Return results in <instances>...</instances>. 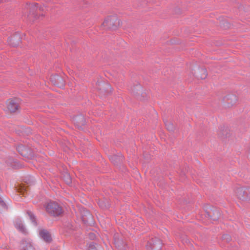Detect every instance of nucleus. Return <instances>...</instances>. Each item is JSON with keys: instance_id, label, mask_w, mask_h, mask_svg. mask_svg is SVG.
I'll return each instance as SVG.
<instances>
[{"instance_id": "1", "label": "nucleus", "mask_w": 250, "mask_h": 250, "mask_svg": "<svg viewBox=\"0 0 250 250\" xmlns=\"http://www.w3.org/2000/svg\"><path fill=\"white\" fill-rule=\"evenodd\" d=\"M122 21L116 14L106 17L103 22V25L108 29H116L122 25Z\"/></svg>"}, {"instance_id": "2", "label": "nucleus", "mask_w": 250, "mask_h": 250, "mask_svg": "<svg viewBox=\"0 0 250 250\" xmlns=\"http://www.w3.org/2000/svg\"><path fill=\"white\" fill-rule=\"evenodd\" d=\"M46 210L53 216H58L62 213V207L55 202L48 203L46 207Z\"/></svg>"}, {"instance_id": "3", "label": "nucleus", "mask_w": 250, "mask_h": 250, "mask_svg": "<svg viewBox=\"0 0 250 250\" xmlns=\"http://www.w3.org/2000/svg\"><path fill=\"white\" fill-rule=\"evenodd\" d=\"M7 108L11 112H16L19 109V104L14 100H9L7 102Z\"/></svg>"}, {"instance_id": "4", "label": "nucleus", "mask_w": 250, "mask_h": 250, "mask_svg": "<svg viewBox=\"0 0 250 250\" xmlns=\"http://www.w3.org/2000/svg\"><path fill=\"white\" fill-rule=\"evenodd\" d=\"M8 41L11 45L16 46L19 45L20 42V37L18 36H14L9 38Z\"/></svg>"}, {"instance_id": "5", "label": "nucleus", "mask_w": 250, "mask_h": 250, "mask_svg": "<svg viewBox=\"0 0 250 250\" xmlns=\"http://www.w3.org/2000/svg\"><path fill=\"white\" fill-rule=\"evenodd\" d=\"M40 234L41 237L46 242H50L52 240L51 235L46 230L41 231Z\"/></svg>"}, {"instance_id": "6", "label": "nucleus", "mask_w": 250, "mask_h": 250, "mask_svg": "<svg viewBox=\"0 0 250 250\" xmlns=\"http://www.w3.org/2000/svg\"><path fill=\"white\" fill-rule=\"evenodd\" d=\"M21 247L23 250H34L35 249L32 244L26 241L22 242Z\"/></svg>"}, {"instance_id": "7", "label": "nucleus", "mask_w": 250, "mask_h": 250, "mask_svg": "<svg viewBox=\"0 0 250 250\" xmlns=\"http://www.w3.org/2000/svg\"><path fill=\"white\" fill-rule=\"evenodd\" d=\"M245 192V191L243 188H240L236 189L235 194L238 198L240 199H243L245 198V196L244 195Z\"/></svg>"}, {"instance_id": "8", "label": "nucleus", "mask_w": 250, "mask_h": 250, "mask_svg": "<svg viewBox=\"0 0 250 250\" xmlns=\"http://www.w3.org/2000/svg\"><path fill=\"white\" fill-rule=\"evenodd\" d=\"M15 227L18 230H19V231H21V232H25L24 228L23 227L21 221H17L16 222Z\"/></svg>"}, {"instance_id": "9", "label": "nucleus", "mask_w": 250, "mask_h": 250, "mask_svg": "<svg viewBox=\"0 0 250 250\" xmlns=\"http://www.w3.org/2000/svg\"><path fill=\"white\" fill-rule=\"evenodd\" d=\"M209 213V216L211 217V219H212L213 220H217L218 218L219 215V212L215 210L213 212V215L214 216L212 215V212H208Z\"/></svg>"}, {"instance_id": "10", "label": "nucleus", "mask_w": 250, "mask_h": 250, "mask_svg": "<svg viewBox=\"0 0 250 250\" xmlns=\"http://www.w3.org/2000/svg\"><path fill=\"white\" fill-rule=\"evenodd\" d=\"M19 192L22 194L24 195V192H27V188L25 187L24 186H20V187L18 188Z\"/></svg>"}, {"instance_id": "11", "label": "nucleus", "mask_w": 250, "mask_h": 250, "mask_svg": "<svg viewBox=\"0 0 250 250\" xmlns=\"http://www.w3.org/2000/svg\"><path fill=\"white\" fill-rule=\"evenodd\" d=\"M202 71L203 72V76L201 77V78L203 79H205L207 76V72L205 70H202Z\"/></svg>"}, {"instance_id": "12", "label": "nucleus", "mask_w": 250, "mask_h": 250, "mask_svg": "<svg viewBox=\"0 0 250 250\" xmlns=\"http://www.w3.org/2000/svg\"><path fill=\"white\" fill-rule=\"evenodd\" d=\"M28 17L30 21H34V15L33 14H30L28 16Z\"/></svg>"}, {"instance_id": "13", "label": "nucleus", "mask_w": 250, "mask_h": 250, "mask_svg": "<svg viewBox=\"0 0 250 250\" xmlns=\"http://www.w3.org/2000/svg\"><path fill=\"white\" fill-rule=\"evenodd\" d=\"M28 215H29L30 218L31 219V220L33 222L34 221V216L31 213H29Z\"/></svg>"}, {"instance_id": "14", "label": "nucleus", "mask_w": 250, "mask_h": 250, "mask_svg": "<svg viewBox=\"0 0 250 250\" xmlns=\"http://www.w3.org/2000/svg\"><path fill=\"white\" fill-rule=\"evenodd\" d=\"M167 128L168 130H172L173 129V125H171V124H169L167 126Z\"/></svg>"}, {"instance_id": "15", "label": "nucleus", "mask_w": 250, "mask_h": 250, "mask_svg": "<svg viewBox=\"0 0 250 250\" xmlns=\"http://www.w3.org/2000/svg\"><path fill=\"white\" fill-rule=\"evenodd\" d=\"M88 250H97L94 246L91 245L89 247Z\"/></svg>"}, {"instance_id": "16", "label": "nucleus", "mask_w": 250, "mask_h": 250, "mask_svg": "<svg viewBox=\"0 0 250 250\" xmlns=\"http://www.w3.org/2000/svg\"><path fill=\"white\" fill-rule=\"evenodd\" d=\"M116 159H117V156H113L112 157H111L110 160H111L112 162L114 163V161H115V160Z\"/></svg>"}, {"instance_id": "17", "label": "nucleus", "mask_w": 250, "mask_h": 250, "mask_svg": "<svg viewBox=\"0 0 250 250\" xmlns=\"http://www.w3.org/2000/svg\"><path fill=\"white\" fill-rule=\"evenodd\" d=\"M247 155L249 158L250 159V146H249L248 151H247Z\"/></svg>"}, {"instance_id": "18", "label": "nucleus", "mask_w": 250, "mask_h": 250, "mask_svg": "<svg viewBox=\"0 0 250 250\" xmlns=\"http://www.w3.org/2000/svg\"><path fill=\"white\" fill-rule=\"evenodd\" d=\"M67 183L68 184L70 183L71 182V180H70V179L69 178V176L68 175H67Z\"/></svg>"}, {"instance_id": "19", "label": "nucleus", "mask_w": 250, "mask_h": 250, "mask_svg": "<svg viewBox=\"0 0 250 250\" xmlns=\"http://www.w3.org/2000/svg\"><path fill=\"white\" fill-rule=\"evenodd\" d=\"M152 249L154 250H156L157 249L155 247V245L154 244H153V246H152Z\"/></svg>"}, {"instance_id": "20", "label": "nucleus", "mask_w": 250, "mask_h": 250, "mask_svg": "<svg viewBox=\"0 0 250 250\" xmlns=\"http://www.w3.org/2000/svg\"><path fill=\"white\" fill-rule=\"evenodd\" d=\"M57 80H58V81H60V82H61V81H62V79L61 78L59 77L58 76H57Z\"/></svg>"}, {"instance_id": "21", "label": "nucleus", "mask_w": 250, "mask_h": 250, "mask_svg": "<svg viewBox=\"0 0 250 250\" xmlns=\"http://www.w3.org/2000/svg\"><path fill=\"white\" fill-rule=\"evenodd\" d=\"M161 248V243L160 242L158 243V249H160Z\"/></svg>"}, {"instance_id": "22", "label": "nucleus", "mask_w": 250, "mask_h": 250, "mask_svg": "<svg viewBox=\"0 0 250 250\" xmlns=\"http://www.w3.org/2000/svg\"><path fill=\"white\" fill-rule=\"evenodd\" d=\"M232 97L234 98L235 101L237 100V98H236V97L235 96L232 95Z\"/></svg>"}]
</instances>
